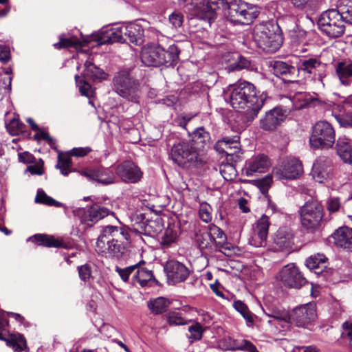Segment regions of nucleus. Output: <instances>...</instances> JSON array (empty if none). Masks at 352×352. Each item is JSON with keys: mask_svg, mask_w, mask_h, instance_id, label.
<instances>
[{"mask_svg": "<svg viewBox=\"0 0 352 352\" xmlns=\"http://www.w3.org/2000/svg\"><path fill=\"white\" fill-rule=\"evenodd\" d=\"M344 23L352 25V0H340L337 6Z\"/></svg>", "mask_w": 352, "mask_h": 352, "instance_id": "obj_42", "label": "nucleus"}, {"mask_svg": "<svg viewBox=\"0 0 352 352\" xmlns=\"http://www.w3.org/2000/svg\"><path fill=\"white\" fill-rule=\"evenodd\" d=\"M122 26L125 43H131L139 45L143 42L144 30L140 25L130 23Z\"/></svg>", "mask_w": 352, "mask_h": 352, "instance_id": "obj_29", "label": "nucleus"}, {"mask_svg": "<svg viewBox=\"0 0 352 352\" xmlns=\"http://www.w3.org/2000/svg\"><path fill=\"white\" fill-rule=\"evenodd\" d=\"M239 0H207L206 4H204V11L210 15L214 14L218 9L226 10L228 6L232 5Z\"/></svg>", "mask_w": 352, "mask_h": 352, "instance_id": "obj_37", "label": "nucleus"}, {"mask_svg": "<svg viewBox=\"0 0 352 352\" xmlns=\"http://www.w3.org/2000/svg\"><path fill=\"white\" fill-rule=\"evenodd\" d=\"M153 278V275L151 271L140 268L139 265L138 269L135 270V273L133 276V279L139 283L141 287H145L148 283Z\"/></svg>", "mask_w": 352, "mask_h": 352, "instance_id": "obj_44", "label": "nucleus"}, {"mask_svg": "<svg viewBox=\"0 0 352 352\" xmlns=\"http://www.w3.org/2000/svg\"><path fill=\"white\" fill-rule=\"evenodd\" d=\"M323 212V206L320 201L314 199L307 201L299 210L302 228L309 232H315L320 226Z\"/></svg>", "mask_w": 352, "mask_h": 352, "instance_id": "obj_8", "label": "nucleus"}, {"mask_svg": "<svg viewBox=\"0 0 352 352\" xmlns=\"http://www.w3.org/2000/svg\"><path fill=\"white\" fill-rule=\"evenodd\" d=\"M298 100L301 102L300 108L315 107L322 104V102L316 96H311L309 94H300Z\"/></svg>", "mask_w": 352, "mask_h": 352, "instance_id": "obj_43", "label": "nucleus"}, {"mask_svg": "<svg viewBox=\"0 0 352 352\" xmlns=\"http://www.w3.org/2000/svg\"><path fill=\"white\" fill-rule=\"evenodd\" d=\"M169 156L175 164L185 169L197 168L204 162L201 153H199L188 142L174 144Z\"/></svg>", "mask_w": 352, "mask_h": 352, "instance_id": "obj_5", "label": "nucleus"}, {"mask_svg": "<svg viewBox=\"0 0 352 352\" xmlns=\"http://www.w3.org/2000/svg\"><path fill=\"white\" fill-rule=\"evenodd\" d=\"M220 172L223 177L227 181L232 180L236 175L235 168L230 164H227L221 167Z\"/></svg>", "mask_w": 352, "mask_h": 352, "instance_id": "obj_55", "label": "nucleus"}, {"mask_svg": "<svg viewBox=\"0 0 352 352\" xmlns=\"http://www.w3.org/2000/svg\"><path fill=\"white\" fill-rule=\"evenodd\" d=\"M144 231L148 235L156 234L162 229V223L161 218H156L154 220H146L143 223Z\"/></svg>", "mask_w": 352, "mask_h": 352, "instance_id": "obj_47", "label": "nucleus"}, {"mask_svg": "<svg viewBox=\"0 0 352 352\" xmlns=\"http://www.w3.org/2000/svg\"><path fill=\"white\" fill-rule=\"evenodd\" d=\"M333 238L338 247L352 250V228H340L333 233Z\"/></svg>", "mask_w": 352, "mask_h": 352, "instance_id": "obj_30", "label": "nucleus"}, {"mask_svg": "<svg viewBox=\"0 0 352 352\" xmlns=\"http://www.w3.org/2000/svg\"><path fill=\"white\" fill-rule=\"evenodd\" d=\"M129 239L127 231L121 227L107 226L102 228L96 241V251L106 256L120 259L126 254L124 242Z\"/></svg>", "mask_w": 352, "mask_h": 352, "instance_id": "obj_2", "label": "nucleus"}, {"mask_svg": "<svg viewBox=\"0 0 352 352\" xmlns=\"http://www.w3.org/2000/svg\"><path fill=\"white\" fill-rule=\"evenodd\" d=\"M273 173L279 179H294L302 173V166L298 159L287 158L281 165L274 168Z\"/></svg>", "mask_w": 352, "mask_h": 352, "instance_id": "obj_12", "label": "nucleus"}, {"mask_svg": "<svg viewBox=\"0 0 352 352\" xmlns=\"http://www.w3.org/2000/svg\"><path fill=\"white\" fill-rule=\"evenodd\" d=\"M72 164V160L69 157H63L59 155L58 157V164L56 165V167L58 169L69 168Z\"/></svg>", "mask_w": 352, "mask_h": 352, "instance_id": "obj_64", "label": "nucleus"}, {"mask_svg": "<svg viewBox=\"0 0 352 352\" xmlns=\"http://www.w3.org/2000/svg\"><path fill=\"white\" fill-rule=\"evenodd\" d=\"M114 91L122 98L136 103L140 94V82L128 70H121L113 78Z\"/></svg>", "mask_w": 352, "mask_h": 352, "instance_id": "obj_6", "label": "nucleus"}, {"mask_svg": "<svg viewBox=\"0 0 352 352\" xmlns=\"http://www.w3.org/2000/svg\"><path fill=\"white\" fill-rule=\"evenodd\" d=\"M336 142V131L327 121H318L311 128L309 144L313 149L327 150Z\"/></svg>", "mask_w": 352, "mask_h": 352, "instance_id": "obj_7", "label": "nucleus"}, {"mask_svg": "<svg viewBox=\"0 0 352 352\" xmlns=\"http://www.w3.org/2000/svg\"><path fill=\"white\" fill-rule=\"evenodd\" d=\"M140 264V263L133 265L125 268H121L118 266L116 267L115 271L118 274L121 279L127 282L129 280V276L138 269V266Z\"/></svg>", "mask_w": 352, "mask_h": 352, "instance_id": "obj_51", "label": "nucleus"}, {"mask_svg": "<svg viewBox=\"0 0 352 352\" xmlns=\"http://www.w3.org/2000/svg\"><path fill=\"white\" fill-rule=\"evenodd\" d=\"M230 349L246 350L248 352H259L254 344L245 340H241L240 343H234V345Z\"/></svg>", "mask_w": 352, "mask_h": 352, "instance_id": "obj_58", "label": "nucleus"}, {"mask_svg": "<svg viewBox=\"0 0 352 352\" xmlns=\"http://www.w3.org/2000/svg\"><path fill=\"white\" fill-rule=\"evenodd\" d=\"M188 142L192 144L199 153H201L210 146L212 139L210 133L201 126L197 128L192 132V140Z\"/></svg>", "mask_w": 352, "mask_h": 352, "instance_id": "obj_25", "label": "nucleus"}, {"mask_svg": "<svg viewBox=\"0 0 352 352\" xmlns=\"http://www.w3.org/2000/svg\"><path fill=\"white\" fill-rule=\"evenodd\" d=\"M190 335L188 336L190 342L192 343L195 340H201L203 334L202 327L200 324L196 323L188 328Z\"/></svg>", "mask_w": 352, "mask_h": 352, "instance_id": "obj_54", "label": "nucleus"}, {"mask_svg": "<svg viewBox=\"0 0 352 352\" xmlns=\"http://www.w3.org/2000/svg\"><path fill=\"white\" fill-rule=\"evenodd\" d=\"M179 50L177 45H171L165 50L158 44H149L142 48L141 59L148 67L174 66L179 59Z\"/></svg>", "mask_w": 352, "mask_h": 352, "instance_id": "obj_3", "label": "nucleus"}, {"mask_svg": "<svg viewBox=\"0 0 352 352\" xmlns=\"http://www.w3.org/2000/svg\"><path fill=\"white\" fill-rule=\"evenodd\" d=\"M233 307L244 318L248 326L253 325L254 315L249 310L248 307L244 302L241 300H236L233 303Z\"/></svg>", "mask_w": 352, "mask_h": 352, "instance_id": "obj_45", "label": "nucleus"}, {"mask_svg": "<svg viewBox=\"0 0 352 352\" xmlns=\"http://www.w3.org/2000/svg\"><path fill=\"white\" fill-rule=\"evenodd\" d=\"M109 210L98 204H94L87 210L85 220L86 221L97 222L98 220L107 217L109 214Z\"/></svg>", "mask_w": 352, "mask_h": 352, "instance_id": "obj_36", "label": "nucleus"}, {"mask_svg": "<svg viewBox=\"0 0 352 352\" xmlns=\"http://www.w3.org/2000/svg\"><path fill=\"white\" fill-rule=\"evenodd\" d=\"M335 149L344 163H352V141L350 139L346 137L338 138L335 142Z\"/></svg>", "mask_w": 352, "mask_h": 352, "instance_id": "obj_28", "label": "nucleus"}, {"mask_svg": "<svg viewBox=\"0 0 352 352\" xmlns=\"http://www.w3.org/2000/svg\"><path fill=\"white\" fill-rule=\"evenodd\" d=\"M273 74L285 82H294L297 81L298 68L291 62L283 60H272L270 63Z\"/></svg>", "mask_w": 352, "mask_h": 352, "instance_id": "obj_16", "label": "nucleus"}, {"mask_svg": "<svg viewBox=\"0 0 352 352\" xmlns=\"http://www.w3.org/2000/svg\"><path fill=\"white\" fill-rule=\"evenodd\" d=\"M266 316L270 318L267 322L270 324L275 325L280 324L283 327L284 324H288L290 321V315L285 310H280L277 309H272L270 313H265Z\"/></svg>", "mask_w": 352, "mask_h": 352, "instance_id": "obj_35", "label": "nucleus"}, {"mask_svg": "<svg viewBox=\"0 0 352 352\" xmlns=\"http://www.w3.org/2000/svg\"><path fill=\"white\" fill-rule=\"evenodd\" d=\"M270 226L269 218L263 214L256 221L253 228V235L250 243L255 247H263L266 245V239Z\"/></svg>", "mask_w": 352, "mask_h": 352, "instance_id": "obj_22", "label": "nucleus"}, {"mask_svg": "<svg viewBox=\"0 0 352 352\" xmlns=\"http://www.w3.org/2000/svg\"><path fill=\"white\" fill-rule=\"evenodd\" d=\"M170 301L164 297H158L157 298L150 300L148 302V307L155 314H162L168 309Z\"/></svg>", "mask_w": 352, "mask_h": 352, "instance_id": "obj_41", "label": "nucleus"}, {"mask_svg": "<svg viewBox=\"0 0 352 352\" xmlns=\"http://www.w3.org/2000/svg\"><path fill=\"white\" fill-rule=\"evenodd\" d=\"M35 202L45 204L50 206L61 207L63 204L57 201L51 197L46 195V193L42 190H38L35 197Z\"/></svg>", "mask_w": 352, "mask_h": 352, "instance_id": "obj_48", "label": "nucleus"}, {"mask_svg": "<svg viewBox=\"0 0 352 352\" xmlns=\"http://www.w3.org/2000/svg\"><path fill=\"white\" fill-rule=\"evenodd\" d=\"M335 72L340 83L344 86L352 84V60L344 59L334 65Z\"/></svg>", "mask_w": 352, "mask_h": 352, "instance_id": "obj_26", "label": "nucleus"}, {"mask_svg": "<svg viewBox=\"0 0 352 352\" xmlns=\"http://www.w3.org/2000/svg\"><path fill=\"white\" fill-rule=\"evenodd\" d=\"M227 17L234 24L249 25L257 18L256 8L239 0L227 8Z\"/></svg>", "mask_w": 352, "mask_h": 352, "instance_id": "obj_10", "label": "nucleus"}, {"mask_svg": "<svg viewBox=\"0 0 352 352\" xmlns=\"http://www.w3.org/2000/svg\"><path fill=\"white\" fill-rule=\"evenodd\" d=\"M28 241L37 243L38 245H43L47 248H63L62 240L45 234H36L30 237Z\"/></svg>", "mask_w": 352, "mask_h": 352, "instance_id": "obj_32", "label": "nucleus"}, {"mask_svg": "<svg viewBox=\"0 0 352 352\" xmlns=\"http://www.w3.org/2000/svg\"><path fill=\"white\" fill-rule=\"evenodd\" d=\"M337 8L323 12L318 19L320 31L330 38L341 36L345 32L346 23Z\"/></svg>", "mask_w": 352, "mask_h": 352, "instance_id": "obj_9", "label": "nucleus"}, {"mask_svg": "<svg viewBox=\"0 0 352 352\" xmlns=\"http://www.w3.org/2000/svg\"><path fill=\"white\" fill-rule=\"evenodd\" d=\"M317 318L316 307L309 304L294 309L290 315L289 323H295L298 327H305Z\"/></svg>", "mask_w": 352, "mask_h": 352, "instance_id": "obj_14", "label": "nucleus"}, {"mask_svg": "<svg viewBox=\"0 0 352 352\" xmlns=\"http://www.w3.org/2000/svg\"><path fill=\"white\" fill-rule=\"evenodd\" d=\"M226 100L237 111H243L246 122H252L263 107L266 96L257 95L255 86L247 81L230 85L224 91Z\"/></svg>", "mask_w": 352, "mask_h": 352, "instance_id": "obj_1", "label": "nucleus"}, {"mask_svg": "<svg viewBox=\"0 0 352 352\" xmlns=\"http://www.w3.org/2000/svg\"><path fill=\"white\" fill-rule=\"evenodd\" d=\"M3 340L6 341L7 345L11 347L15 352H28L29 351L26 340L22 334H9L8 337H5V339Z\"/></svg>", "mask_w": 352, "mask_h": 352, "instance_id": "obj_33", "label": "nucleus"}, {"mask_svg": "<svg viewBox=\"0 0 352 352\" xmlns=\"http://www.w3.org/2000/svg\"><path fill=\"white\" fill-rule=\"evenodd\" d=\"M80 174L88 179L101 184L109 185L116 182V177L113 170L109 168L97 167L82 170Z\"/></svg>", "mask_w": 352, "mask_h": 352, "instance_id": "obj_17", "label": "nucleus"}, {"mask_svg": "<svg viewBox=\"0 0 352 352\" xmlns=\"http://www.w3.org/2000/svg\"><path fill=\"white\" fill-rule=\"evenodd\" d=\"M327 260L324 255L318 254L307 259L306 265L311 270H314L316 274H319L326 268Z\"/></svg>", "mask_w": 352, "mask_h": 352, "instance_id": "obj_38", "label": "nucleus"}, {"mask_svg": "<svg viewBox=\"0 0 352 352\" xmlns=\"http://www.w3.org/2000/svg\"><path fill=\"white\" fill-rule=\"evenodd\" d=\"M314 0H290L294 8L302 11H307L312 8Z\"/></svg>", "mask_w": 352, "mask_h": 352, "instance_id": "obj_59", "label": "nucleus"}, {"mask_svg": "<svg viewBox=\"0 0 352 352\" xmlns=\"http://www.w3.org/2000/svg\"><path fill=\"white\" fill-rule=\"evenodd\" d=\"M340 208V201L338 197H331L327 201V209L330 212L338 211Z\"/></svg>", "mask_w": 352, "mask_h": 352, "instance_id": "obj_62", "label": "nucleus"}, {"mask_svg": "<svg viewBox=\"0 0 352 352\" xmlns=\"http://www.w3.org/2000/svg\"><path fill=\"white\" fill-rule=\"evenodd\" d=\"M286 116V111L281 107H274L261 118L260 128L266 131H273L281 124Z\"/></svg>", "mask_w": 352, "mask_h": 352, "instance_id": "obj_18", "label": "nucleus"}, {"mask_svg": "<svg viewBox=\"0 0 352 352\" xmlns=\"http://www.w3.org/2000/svg\"><path fill=\"white\" fill-rule=\"evenodd\" d=\"M91 151L90 147H79L74 148L69 151V154L72 156L81 157L87 155Z\"/></svg>", "mask_w": 352, "mask_h": 352, "instance_id": "obj_63", "label": "nucleus"}, {"mask_svg": "<svg viewBox=\"0 0 352 352\" xmlns=\"http://www.w3.org/2000/svg\"><path fill=\"white\" fill-rule=\"evenodd\" d=\"M307 31L296 25L290 32L292 43L294 46H298L301 43H307Z\"/></svg>", "mask_w": 352, "mask_h": 352, "instance_id": "obj_46", "label": "nucleus"}, {"mask_svg": "<svg viewBox=\"0 0 352 352\" xmlns=\"http://www.w3.org/2000/svg\"><path fill=\"white\" fill-rule=\"evenodd\" d=\"M80 45L79 40L76 37L60 38L59 42L55 43L54 46L56 49H63L70 47H77Z\"/></svg>", "mask_w": 352, "mask_h": 352, "instance_id": "obj_50", "label": "nucleus"}, {"mask_svg": "<svg viewBox=\"0 0 352 352\" xmlns=\"http://www.w3.org/2000/svg\"><path fill=\"white\" fill-rule=\"evenodd\" d=\"M75 80L81 94L89 97L91 94V85L85 80L80 79L78 75L75 76Z\"/></svg>", "mask_w": 352, "mask_h": 352, "instance_id": "obj_57", "label": "nucleus"}, {"mask_svg": "<svg viewBox=\"0 0 352 352\" xmlns=\"http://www.w3.org/2000/svg\"><path fill=\"white\" fill-rule=\"evenodd\" d=\"M209 208V206L206 204L201 205L199 212L200 219L206 223H209L212 220V216L208 210Z\"/></svg>", "mask_w": 352, "mask_h": 352, "instance_id": "obj_60", "label": "nucleus"}, {"mask_svg": "<svg viewBox=\"0 0 352 352\" xmlns=\"http://www.w3.org/2000/svg\"><path fill=\"white\" fill-rule=\"evenodd\" d=\"M7 131L12 135H18L24 131L25 125L17 118L12 119L6 124Z\"/></svg>", "mask_w": 352, "mask_h": 352, "instance_id": "obj_49", "label": "nucleus"}, {"mask_svg": "<svg viewBox=\"0 0 352 352\" xmlns=\"http://www.w3.org/2000/svg\"><path fill=\"white\" fill-rule=\"evenodd\" d=\"M164 270L168 281L173 284L184 281L190 274V270L185 265L175 260L168 261Z\"/></svg>", "mask_w": 352, "mask_h": 352, "instance_id": "obj_19", "label": "nucleus"}, {"mask_svg": "<svg viewBox=\"0 0 352 352\" xmlns=\"http://www.w3.org/2000/svg\"><path fill=\"white\" fill-rule=\"evenodd\" d=\"M239 136H226L219 140L214 145V149L219 154L234 155L240 152Z\"/></svg>", "mask_w": 352, "mask_h": 352, "instance_id": "obj_23", "label": "nucleus"}, {"mask_svg": "<svg viewBox=\"0 0 352 352\" xmlns=\"http://www.w3.org/2000/svg\"><path fill=\"white\" fill-rule=\"evenodd\" d=\"M253 38L259 48L270 53L276 52L283 42L279 26L272 22L257 25Z\"/></svg>", "mask_w": 352, "mask_h": 352, "instance_id": "obj_4", "label": "nucleus"}, {"mask_svg": "<svg viewBox=\"0 0 352 352\" xmlns=\"http://www.w3.org/2000/svg\"><path fill=\"white\" fill-rule=\"evenodd\" d=\"M116 175L125 183H136L140 180L142 173L132 161H124L116 166Z\"/></svg>", "mask_w": 352, "mask_h": 352, "instance_id": "obj_13", "label": "nucleus"}, {"mask_svg": "<svg viewBox=\"0 0 352 352\" xmlns=\"http://www.w3.org/2000/svg\"><path fill=\"white\" fill-rule=\"evenodd\" d=\"M77 270L80 279L83 282L88 281L92 277V267L89 263L78 266Z\"/></svg>", "mask_w": 352, "mask_h": 352, "instance_id": "obj_52", "label": "nucleus"}, {"mask_svg": "<svg viewBox=\"0 0 352 352\" xmlns=\"http://www.w3.org/2000/svg\"><path fill=\"white\" fill-rule=\"evenodd\" d=\"M274 251L288 250L294 244L293 234L285 228H279L274 238Z\"/></svg>", "mask_w": 352, "mask_h": 352, "instance_id": "obj_27", "label": "nucleus"}, {"mask_svg": "<svg viewBox=\"0 0 352 352\" xmlns=\"http://www.w3.org/2000/svg\"><path fill=\"white\" fill-rule=\"evenodd\" d=\"M333 114L341 126L352 127V96L338 104Z\"/></svg>", "mask_w": 352, "mask_h": 352, "instance_id": "obj_21", "label": "nucleus"}, {"mask_svg": "<svg viewBox=\"0 0 352 352\" xmlns=\"http://www.w3.org/2000/svg\"><path fill=\"white\" fill-rule=\"evenodd\" d=\"M271 163L268 157L264 154L254 155L248 160L245 165V171L247 176H252L254 173L266 172Z\"/></svg>", "mask_w": 352, "mask_h": 352, "instance_id": "obj_24", "label": "nucleus"}, {"mask_svg": "<svg viewBox=\"0 0 352 352\" xmlns=\"http://www.w3.org/2000/svg\"><path fill=\"white\" fill-rule=\"evenodd\" d=\"M11 58L10 47L0 45V61L3 64L7 63Z\"/></svg>", "mask_w": 352, "mask_h": 352, "instance_id": "obj_61", "label": "nucleus"}, {"mask_svg": "<svg viewBox=\"0 0 352 352\" xmlns=\"http://www.w3.org/2000/svg\"><path fill=\"white\" fill-rule=\"evenodd\" d=\"M84 66L85 68L84 77L85 78L92 80L93 81H100L107 78V74L90 60H86Z\"/></svg>", "mask_w": 352, "mask_h": 352, "instance_id": "obj_34", "label": "nucleus"}, {"mask_svg": "<svg viewBox=\"0 0 352 352\" xmlns=\"http://www.w3.org/2000/svg\"><path fill=\"white\" fill-rule=\"evenodd\" d=\"M177 236V230L175 226L169 224L161 238L160 245L162 248H168L170 247L173 243H176Z\"/></svg>", "mask_w": 352, "mask_h": 352, "instance_id": "obj_40", "label": "nucleus"}, {"mask_svg": "<svg viewBox=\"0 0 352 352\" xmlns=\"http://www.w3.org/2000/svg\"><path fill=\"white\" fill-rule=\"evenodd\" d=\"M333 164L329 156L320 155L315 160L312 173L314 178L318 182L329 179L333 174Z\"/></svg>", "mask_w": 352, "mask_h": 352, "instance_id": "obj_15", "label": "nucleus"}, {"mask_svg": "<svg viewBox=\"0 0 352 352\" xmlns=\"http://www.w3.org/2000/svg\"><path fill=\"white\" fill-rule=\"evenodd\" d=\"M280 280L285 286L299 289L308 282L294 263L285 265L279 272Z\"/></svg>", "mask_w": 352, "mask_h": 352, "instance_id": "obj_11", "label": "nucleus"}, {"mask_svg": "<svg viewBox=\"0 0 352 352\" xmlns=\"http://www.w3.org/2000/svg\"><path fill=\"white\" fill-rule=\"evenodd\" d=\"M102 40L104 43H125L123 26L113 28L107 30L102 36Z\"/></svg>", "mask_w": 352, "mask_h": 352, "instance_id": "obj_39", "label": "nucleus"}, {"mask_svg": "<svg viewBox=\"0 0 352 352\" xmlns=\"http://www.w3.org/2000/svg\"><path fill=\"white\" fill-rule=\"evenodd\" d=\"M166 320L170 325H185L187 320L181 316L179 312L172 311L166 314Z\"/></svg>", "mask_w": 352, "mask_h": 352, "instance_id": "obj_53", "label": "nucleus"}, {"mask_svg": "<svg viewBox=\"0 0 352 352\" xmlns=\"http://www.w3.org/2000/svg\"><path fill=\"white\" fill-rule=\"evenodd\" d=\"M324 67L325 65L318 58L312 57L300 59L297 66L298 74L301 71L307 74L314 75L316 78L322 81L325 76L323 71Z\"/></svg>", "mask_w": 352, "mask_h": 352, "instance_id": "obj_20", "label": "nucleus"}, {"mask_svg": "<svg viewBox=\"0 0 352 352\" xmlns=\"http://www.w3.org/2000/svg\"><path fill=\"white\" fill-rule=\"evenodd\" d=\"M195 240L200 250L212 248L215 243V238L212 236L208 226L197 231L195 234Z\"/></svg>", "mask_w": 352, "mask_h": 352, "instance_id": "obj_31", "label": "nucleus"}, {"mask_svg": "<svg viewBox=\"0 0 352 352\" xmlns=\"http://www.w3.org/2000/svg\"><path fill=\"white\" fill-rule=\"evenodd\" d=\"M210 232L211 233V235L213 238H215V243H223L226 237L221 229H220L219 227L212 225V226H208Z\"/></svg>", "mask_w": 352, "mask_h": 352, "instance_id": "obj_56", "label": "nucleus"}]
</instances>
